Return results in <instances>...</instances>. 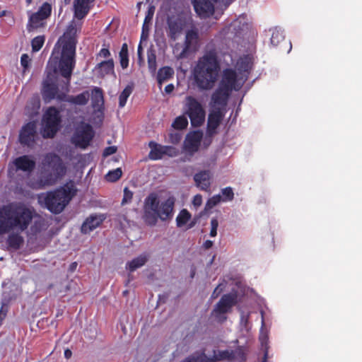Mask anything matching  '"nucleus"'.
Segmentation results:
<instances>
[{
    "label": "nucleus",
    "mask_w": 362,
    "mask_h": 362,
    "mask_svg": "<svg viewBox=\"0 0 362 362\" xmlns=\"http://www.w3.org/2000/svg\"><path fill=\"white\" fill-rule=\"evenodd\" d=\"M5 13H6V11H4L1 13V16H4V15H5Z\"/></svg>",
    "instance_id": "0e129e2a"
},
{
    "label": "nucleus",
    "mask_w": 362,
    "mask_h": 362,
    "mask_svg": "<svg viewBox=\"0 0 362 362\" xmlns=\"http://www.w3.org/2000/svg\"><path fill=\"white\" fill-rule=\"evenodd\" d=\"M230 93V90H227L226 88L219 86L213 93L211 99L214 104L225 105Z\"/></svg>",
    "instance_id": "bb28decb"
},
{
    "label": "nucleus",
    "mask_w": 362,
    "mask_h": 362,
    "mask_svg": "<svg viewBox=\"0 0 362 362\" xmlns=\"http://www.w3.org/2000/svg\"><path fill=\"white\" fill-rule=\"evenodd\" d=\"M148 31H149V26H148V24H147L146 28H145L144 38H141V40H146V37H148Z\"/></svg>",
    "instance_id": "052dcab7"
},
{
    "label": "nucleus",
    "mask_w": 362,
    "mask_h": 362,
    "mask_svg": "<svg viewBox=\"0 0 362 362\" xmlns=\"http://www.w3.org/2000/svg\"><path fill=\"white\" fill-rule=\"evenodd\" d=\"M103 215L91 214L83 221L81 227V232L83 234H88L98 228L104 221Z\"/></svg>",
    "instance_id": "4be33fe9"
},
{
    "label": "nucleus",
    "mask_w": 362,
    "mask_h": 362,
    "mask_svg": "<svg viewBox=\"0 0 362 362\" xmlns=\"http://www.w3.org/2000/svg\"><path fill=\"white\" fill-rule=\"evenodd\" d=\"M188 125L187 119L185 116H179L176 117L175 121L173 122L172 126L175 129H184Z\"/></svg>",
    "instance_id": "58836bf2"
},
{
    "label": "nucleus",
    "mask_w": 362,
    "mask_h": 362,
    "mask_svg": "<svg viewBox=\"0 0 362 362\" xmlns=\"http://www.w3.org/2000/svg\"><path fill=\"white\" fill-rule=\"evenodd\" d=\"M117 151V147L115 146L106 147L103 151V156L107 157L114 154Z\"/></svg>",
    "instance_id": "de8ad7c7"
},
{
    "label": "nucleus",
    "mask_w": 362,
    "mask_h": 362,
    "mask_svg": "<svg viewBox=\"0 0 362 362\" xmlns=\"http://www.w3.org/2000/svg\"><path fill=\"white\" fill-rule=\"evenodd\" d=\"M95 0H75L74 1V16L78 19H83L90 11V3Z\"/></svg>",
    "instance_id": "393cba45"
},
{
    "label": "nucleus",
    "mask_w": 362,
    "mask_h": 362,
    "mask_svg": "<svg viewBox=\"0 0 362 362\" xmlns=\"http://www.w3.org/2000/svg\"><path fill=\"white\" fill-rule=\"evenodd\" d=\"M270 41L274 47H281L282 44H287L283 31L278 28L272 30Z\"/></svg>",
    "instance_id": "c756f323"
},
{
    "label": "nucleus",
    "mask_w": 362,
    "mask_h": 362,
    "mask_svg": "<svg viewBox=\"0 0 362 362\" xmlns=\"http://www.w3.org/2000/svg\"><path fill=\"white\" fill-rule=\"evenodd\" d=\"M119 63L122 69H127L129 66V52L127 43L122 45L119 53Z\"/></svg>",
    "instance_id": "473e14b6"
},
{
    "label": "nucleus",
    "mask_w": 362,
    "mask_h": 362,
    "mask_svg": "<svg viewBox=\"0 0 362 362\" xmlns=\"http://www.w3.org/2000/svg\"><path fill=\"white\" fill-rule=\"evenodd\" d=\"M122 175V172L121 168H118L115 170L109 171L105 175V178L109 182H116L117 181Z\"/></svg>",
    "instance_id": "a19ab883"
},
{
    "label": "nucleus",
    "mask_w": 362,
    "mask_h": 362,
    "mask_svg": "<svg viewBox=\"0 0 362 362\" xmlns=\"http://www.w3.org/2000/svg\"><path fill=\"white\" fill-rule=\"evenodd\" d=\"M94 136L93 127L89 124L78 128L71 138V142L81 148H87Z\"/></svg>",
    "instance_id": "9b49d317"
},
{
    "label": "nucleus",
    "mask_w": 362,
    "mask_h": 362,
    "mask_svg": "<svg viewBox=\"0 0 362 362\" xmlns=\"http://www.w3.org/2000/svg\"><path fill=\"white\" fill-rule=\"evenodd\" d=\"M98 56L104 58H107L110 56V52L107 47H103L100 50L99 53L98 54Z\"/></svg>",
    "instance_id": "3c124183"
},
{
    "label": "nucleus",
    "mask_w": 362,
    "mask_h": 362,
    "mask_svg": "<svg viewBox=\"0 0 362 362\" xmlns=\"http://www.w3.org/2000/svg\"><path fill=\"white\" fill-rule=\"evenodd\" d=\"M213 245H214L213 241H211L210 240H207L204 243L203 247L204 249L209 250L213 246Z\"/></svg>",
    "instance_id": "5fc2aeb1"
},
{
    "label": "nucleus",
    "mask_w": 362,
    "mask_h": 362,
    "mask_svg": "<svg viewBox=\"0 0 362 362\" xmlns=\"http://www.w3.org/2000/svg\"><path fill=\"white\" fill-rule=\"evenodd\" d=\"M245 81L241 79V78H238L235 70L233 69H226L223 71L222 78L219 86L232 92L233 90H239Z\"/></svg>",
    "instance_id": "f8f14e48"
},
{
    "label": "nucleus",
    "mask_w": 362,
    "mask_h": 362,
    "mask_svg": "<svg viewBox=\"0 0 362 362\" xmlns=\"http://www.w3.org/2000/svg\"><path fill=\"white\" fill-rule=\"evenodd\" d=\"M75 66L46 69L42 88V95L45 102L56 100L77 105H85L88 103L90 98L88 90L77 95H68Z\"/></svg>",
    "instance_id": "f257e3e1"
},
{
    "label": "nucleus",
    "mask_w": 362,
    "mask_h": 362,
    "mask_svg": "<svg viewBox=\"0 0 362 362\" xmlns=\"http://www.w3.org/2000/svg\"><path fill=\"white\" fill-rule=\"evenodd\" d=\"M235 353L231 351H228V350H225V351H219L218 353V356H214V358H209L210 359L212 360L211 362L214 361H218V360H233L235 358Z\"/></svg>",
    "instance_id": "ea45409f"
},
{
    "label": "nucleus",
    "mask_w": 362,
    "mask_h": 362,
    "mask_svg": "<svg viewBox=\"0 0 362 362\" xmlns=\"http://www.w3.org/2000/svg\"><path fill=\"white\" fill-rule=\"evenodd\" d=\"M37 136V124L32 121L24 124L19 133V142L23 146H33Z\"/></svg>",
    "instance_id": "ddd939ff"
},
{
    "label": "nucleus",
    "mask_w": 362,
    "mask_h": 362,
    "mask_svg": "<svg viewBox=\"0 0 362 362\" xmlns=\"http://www.w3.org/2000/svg\"><path fill=\"white\" fill-rule=\"evenodd\" d=\"M148 66L151 72L154 73L157 68L156 55L154 50H149L147 52Z\"/></svg>",
    "instance_id": "e433bc0d"
},
{
    "label": "nucleus",
    "mask_w": 362,
    "mask_h": 362,
    "mask_svg": "<svg viewBox=\"0 0 362 362\" xmlns=\"http://www.w3.org/2000/svg\"><path fill=\"white\" fill-rule=\"evenodd\" d=\"M72 356V352L70 349H66L65 351H64V357L67 359L70 358Z\"/></svg>",
    "instance_id": "4d7b16f0"
},
{
    "label": "nucleus",
    "mask_w": 362,
    "mask_h": 362,
    "mask_svg": "<svg viewBox=\"0 0 362 362\" xmlns=\"http://www.w3.org/2000/svg\"><path fill=\"white\" fill-rule=\"evenodd\" d=\"M26 2H27L28 4H30L31 0H26Z\"/></svg>",
    "instance_id": "69168bd1"
},
{
    "label": "nucleus",
    "mask_w": 362,
    "mask_h": 362,
    "mask_svg": "<svg viewBox=\"0 0 362 362\" xmlns=\"http://www.w3.org/2000/svg\"><path fill=\"white\" fill-rule=\"evenodd\" d=\"M174 85L170 83V84H168L165 87V92L167 93V94H170L171 93L173 90H174Z\"/></svg>",
    "instance_id": "6e6d98bb"
},
{
    "label": "nucleus",
    "mask_w": 362,
    "mask_h": 362,
    "mask_svg": "<svg viewBox=\"0 0 362 362\" xmlns=\"http://www.w3.org/2000/svg\"><path fill=\"white\" fill-rule=\"evenodd\" d=\"M214 1L211 0H192V4L196 13L201 18H206L214 12Z\"/></svg>",
    "instance_id": "dca6fc26"
},
{
    "label": "nucleus",
    "mask_w": 362,
    "mask_h": 362,
    "mask_svg": "<svg viewBox=\"0 0 362 362\" xmlns=\"http://www.w3.org/2000/svg\"><path fill=\"white\" fill-rule=\"evenodd\" d=\"M137 53H138L139 59L140 60H141L142 59V57H141L142 47H141V44H139L138 46Z\"/></svg>",
    "instance_id": "13d9d810"
},
{
    "label": "nucleus",
    "mask_w": 362,
    "mask_h": 362,
    "mask_svg": "<svg viewBox=\"0 0 362 362\" xmlns=\"http://www.w3.org/2000/svg\"><path fill=\"white\" fill-rule=\"evenodd\" d=\"M77 267V262H72L69 266V271L74 272Z\"/></svg>",
    "instance_id": "bf43d9fd"
},
{
    "label": "nucleus",
    "mask_w": 362,
    "mask_h": 362,
    "mask_svg": "<svg viewBox=\"0 0 362 362\" xmlns=\"http://www.w3.org/2000/svg\"><path fill=\"white\" fill-rule=\"evenodd\" d=\"M212 360L209 358V357L204 353H195L193 354L181 362H211Z\"/></svg>",
    "instance_id": "f704fd0d"
},
{
    "label": "nucleus",
    "mask_w": 362,
    "mask_h": 362,
    "mask_svg": "<svg viewBox=\"0 0 362 362\" xmlns=\"http://www.w3.org/2000/svg\"><path fill=\"white\" fill-rule=\"evenodd\" d=\"M220 63L215 49L206 51L200 57L194 69V81L199 90L211 89L216 82L220 71Z\"/></svg>",
    "instance_id": "7ed1b4c3"
},
{
    "label": "nucleus",
    "mask_w": 362,
    "mask_h": 362,
    "mask_svg": "<svg viewBox=\"0 0 362 362\" xmlns=\"http://www.w3.org/2000/svg\"><path fill=\"white\" fill-rule=\"evenodd\" d=\"M66 167L59 156L54 153H46L41 162L39 185L40 187L52 186L65 175Z\"/></svg>",
    "instance_id": "423d86ee"
},
{
    "label": "nucleus",
    "mask_w": 362,
    "mask_h": 362,
    "mask_svg": "<svg viewBox=\"0 0 362 362\" xmlns=\"http://www.w3.org/2000/svg\"><path fill=\"white\" fill-rule=\"evenodd\" d=\"M196 223H197V219H196V218H194V220H193V221H192L189 223V225H188V228H193V227L195 226V224H196Z\"/></svg>",
    "instance_id": "680f3d73"
},
{
    "label": "nucleus",
    "mask_w": 362,
    "mask_h": 362,
    "mask_svg": "<svg viewBox=\"0 0 362 362\" xmlns=\"http://www.w3.org/2000/svg\"><path fill=\"white\" fill-rule=\"evenodd\" d=\"M13 164L16 166V170H21L28 173L33 171L36 165L35 160L28 155L17 157L13 160Z\"/></svg>",
    "instance_id": "5701e85b"
},
{
    "label": "nucleus",
    "mask_w": 362,
    "mask_h": 362,
    "mask_svg": "<svg viewBox=\"0 0 362 362\" xmlns=\"http://www.w3.org/2000/svg\"><path fill=\"white\" fill-rule=\"evenodd\" d=\"M155 12V6H149L148 8V11L146 13V16L144 21V23L142 25V31H141V38H144V33H145V28L147 24L151 23V22L153 20V17Z\"/></svg>",
    "instance_id": "c9c22d12"
},
{
    "label": "nucleus",
    "mask_w": 362,
    "mask_h": 362,
    "mask_svg": "<svg viewBox=\"0 0 362 362\" xmlns=\"http://www.w3.org/2000/svg\"><path fill=\"white\" fill-rule=\"evenodd\" d=\"M181 139V136L178 134H170V141L173 144H177Z\"/></svg>",
    "instance_id": "864d4df0"
},
{
    "label": "nucleus",
    "mask_w": 362,
    "mask_h": 362,
    "mask_svg": "<svg viewBox=\"0 0 362 362\" xmlns=\"http://www.w3.org/2000/svg\"><path fill=\"white\" fill-rule=\"evenodd\" d=\"M252 60L249 55L240 57L236 62L235 69L241 76V79L246 81L252 68Z\"/></svg>",
    "instance_id": "412c9836"
},
{
    "label": "nucleus",
    "mask_w": 362,
    "mask_h": 362,
    "mask_svg": "<svg viewBox=\"0 0 362 362\" xmlns=\"http://www.w3.org/2000/svg\"><path fill=\"white\" fill-rule=\"evenodd\" d=\"M95 69L101 77L114 73V61L112 59L103 61L96 65Z\"/></svg>",
    "instance_id": "cd10ccee"
},
{
    "label": "nucleus",
    "mask_w": 362,
    "mask_h": 362,
    "mask_svg": "<svg viewBox=\"0 0 362 362\" xmlns=\"http://www.w3.org/2000/svg\"><path fill=\"white\" fill-rule=\"evenodd\" d=\"M91 104L94 109L101 111L104 108V96L102 88L94 87L91 90Z\"/></svg>",
    "instance_id": "a878e982"
},
{
    "label": "nucleus",
    "mask_w": 362,
    "mask_h": 362,
    "mask_svg": "<svg viewBox=\"0 0 362 362\" xmlns=\"http://www.w3.org/2000/svg\"><path fill=\"white\" fill-rule=\"evenodd\" d=\"M187 110L186 113L190 119L191 124L194 127H200L205 120L206 112L202 104L194 97L187 98Z\"/></svg>",
    "instance_id": "1a4fd4ad"
},
{
    "label": "nucleus",
    "mask_w": 362,
    "mask_h": 362,
    "mask_svg": "<svg viewBox=\"0 0 362 362\" xmlns=\"http://www.w3.org/2000/svg\"><path fill=\"white\" fill-rule=\"evenodd\" d=\"M167 25L168 37L173 41L176 40L183 30L184 23L182 19L178 17L168 18Z\"/></svg>",
    "instance_id": "aec40b11"
},
{
    "label": "nucleus",
    "mask_w": 362,
    "mask_h": 362,
    "mask_svg": "<svg viewBox=\"0 0 362 362\" xmlns=\"http://www.w3.org/2000/svg\"><path fill=\"white\" fill-rule=\"evenodd\" d=\"M288 45H289V49H288V52H289V51L291 49L292 46H291V42H288Z\"/></svg>",
    "instance_id": "e2e57ef3"
},
{
    "label": "nucleus",
    "mask_w": 362,
    "mask_h": 362,
    "mask_svg": "<svg viewBox=\"0 0 362 362\" xmlns=\"http://www.w3.org/2000/svg\"><path fill=\"white\" fill-rule=\"evenodd\" d=\"M23 238L16 233L10 234L6 240L8 246L13 250H18L23 245Z\"/></svg>",
    "instance_id": "2f4dec72"
},
{
    "label": "nucleus",
    "mask_w": 362,
    "mask_h": 362,
    "mask_svg": "<svg viewBox=\"0 0 362 362\" xmlns=\"http://www.w3.org/2000/svg\"><path fill=\"white\" fill-rule=\"evenodd\" d=\"M221 284H219L218 286H216V288L214 290L213 293H212V295H211V297L213 298H217L219 294L221 293L222 291V288H221Z\"/></svg>",
    "instance_id": "603ef678"
},
{
    "label": "nucleus",
    "mask_w": 362,
    "mask_h": 362,
    "mask_svg": "<svg viewBox=\"0 0 362 362\" xmlns=\"http://www.w3.org/2000/svg\"><path fill=\"white\" fill-rule=\"evenodd\" d=\"M77 28L71 24L64 33L62 48L56 44L47 62L46 69L76 66V45Z\"/></svg>",
    "instance_id": "20e7f679"
},
{
    "label": "nucleus",
    "mask_w": 362,
    "mask_h": 362,
    "mask_svg": "<svg viewBox=\"0 0 362 362\" xmlns=\"http://www.w3.org/2000/svg\"><path fill=\"white\" fill-rule=\"evenodd\" d=\"M224 115L220 107H214L208 116L207 133L213 135L220 125Z\"/></svg>",
    "instance_id": "6ab92c4d"
},
{
    "label": "nucleus",
    "mask_w": 362,
    "mask_h": 362,
    "mask_svg": "<svg viewBox=\"0 0 362 362\" xmlns=\"http://www.w3.org/2000/svg\"><path fill=\"white\" fill-rule=\"evenodd\" d=\"M174 75V70L173 68L170 66H164L160 68L157 74V81L160 86L162 83L171 78H173Z\"/></svg>",
    "instance_id": "7c9ffc66"
},
{
    "label": "nucleus",
    "mask_w": 362,
    "mask_h": 362,
    "mask_svg": "<svg viewBox=\"0 0 362 362\" xmlns=\"http://www.w3.org/2000/svg\"><path fill=\"white\" fill-rule=\"evenodd\" d=\"M221 201V195H214L212 197L209 198L206 204L205 209H210L214 206L217 205Z\"/></svg>",
    "instance_id": "c03bdc74"
},
{
    "label": "nucleus",
    "mask_w": 362,
    "mask_h": 362,
    "mask_svg": "<svg viewBox=\"0 0 362 362\" xmlns=\"http://www.w3.org/2000/svg\"><path fill=\"white\" fill-rule=\"evenodd\" d=\"M133 198V192L128 188L125 187L124 189V195L122 200V205H125L130 203Z\"/></svg>",
    "instance_id": "a18cd8bd"
},
{
    "label": "nucleus",
    "mask_w": 362,
    "mask_h": 362,
    "mask_svg": "<svg viewBox=\"0 0 362 362\" xmlns=\"http://www.w3.org/2000/svg\"><path fill=\"white\" fill-rule=\"evenodd\" d=\"M192 204L194 206L199 207L202 204V197L201 194H196L192 200Z\"/></svg>",
    "instance_id": "8fccbe9b"
},
{
    "label": "nucleus",
    "mask_w": 362,
    "mask_h": 362,
    "mask_svg": "<svg viewBox=\"0 0 362 362\" xmlns=\"http://www.w3.org/2000/svg\"><path fill=\"white\" fill-rule=\"evenodd\" d=\"M221 194L223 196V199L221 198V199L223 202L232 201L234 198V193L233 189L230 187H227L222 189Z\"/></svg>",
    "instance_id": "37998d69"
},
{
    "label": "nucleus",
    "mask_w": 362,
    "mask_h": 362,
    "mask_svg": "<svg viewBox=\"0 0 362 362\" xmlns=\"http://www.w3.org/2000/svg\"><path fill=\"white\" fill-rule=\"evenodd\" d=\"M151 151L148 153V158L152 160H160L164 155L173 157L177 155V151L175 147L170 146H162L156 142L151 141L148 143Z\"/></svg>",
    "instance_id": "2eb2a0df"
},
{
    "label": "nucleus",
    "mask_w": 362,
    "mask_h": 362,
    "mask_svg": "<svg viewBox=\"0 0 362 362\" xmlns=\"http://www.w3.org/2000/svg\"><path fill=\"white\" fill-rule=\"evenodd\" d=\"M30 62V58L26 54H23L21 57V64L24 69H27L28 67V64Z\"/></svg>",
    "instance_id": "09e8293b"
},
{
    "label": "nucleus",
    "mask_w": 362,
    "mask_h": 362,
    "mask_svg": "<svg viewBox=\"0 0 362 362\" xmlns=\"http://www.w3.org/2000/svg\"><path fill=\"white\" fill-rule=\"evenodd\" d=\"M175 198L169 197L165 201L160 202L158 194L150 193L145 199L144 203L143 219L146 224L154 226L158 220L163 221L170 220L174 214Z\"/></svg>",
    "instance_id": "39448f33"
},
{
    "label": "nucleus",
    "mask_w": 362,
    "mask_h": 362,
    "mask_svg": "<svg viewBox=\"0 0 362 362\" xmlns=\"http://www.w3.org/2000/svg\"><path fill=\"white\" fill-rule=\"evenodd\" d=\"M45 37L39 35L34 37L31 41L32 50L33 52H38L43 46L45 42Z\"/></svg>",
    "instance_id": "79ce46f5"
},
{
    "label": "nucleus",
    "mask_w": 362,
    "mask_h": 362,
    "mask_svg": "<svg viewBox=\"0 0 362 362\" xmlns=\"http://www.w3.org/2000/svg\"><path fill=\"white\" fill-rule=\"evenodd\" d=\"M52 6L49 4L45 2L39 8V10L33 13L28 19L27 30L32 32L46 25L45 20L51 15Z\"/></svg>",
    "instance_id": "9d476101"
},
{
    "label": "nucleus",
    "mask_w": 362,
    "mask_h": 362,
    "mask_svg": "<svg viewBox=\"0 0 362 362\" xmlns=\"http://www.w3.org/2000/svg\"><path fill=\"white\" fill-rule=\"evenodd\" d=\"M42 136L45 139H52L59 130L62 122L59 110L55 107H49L43 115Z\"/></svg>",
    "instance_id": "6e6552de"
},
{
    "label": "nucleus",
    "mask_w": 362,
    "mask_h": 362,
    "mask_svg": "<svg viewBox=\"0 0 362 362\" xmlns=\"http://www.w3.org/2000/svg\"><path fill=\"white\" fill-rule=\"evenodd\" d=\"M148 257L146 254H141L134 258L127 264V269L132 272L144 266L148 261Z\"/></svg>",
    "instance_id": "c85d7f7f"
},
{
    "label": "nucleus",
    "mask_w": 362,
    "mask_h": 362,
    "mask_svg": "<svg viewBox=\"0 0 362 362\" xmlns=\"http://www.w3.org/2000/svg\"><path fill=\"white\" fill-rule=\"evenodd\" d=\"M237 303L236 293L224 294L215 306L213 313L215 314L227 313Z\"/></svg>",
    "instance_id": "a211bd4d"
},
{
    "label": "nucleus",
    "mask_w": 362,
    "mask_h": 362,
    "mask_svg": "<svg viewBox=\"0 0 362 362\" xmlns=\"http://www.w3.org/2000/svg\"><path fill=\"white\" fill-rule=\"evenodd\" d=\"M199 40V33L195 29H191L187 31L184 41V47L179 54L178 59L188 57L192 53L197 49Z\"/></svg>",
    "instance_id": "4468645a"
},
{
    "label": "nucleus",
    "mask_w": 362,
    "mask_h": 362,
    "mask_svg": "<svg viewBox=\"0 0 362 362\" xmlns=\"http://www.w3.org/2000/svg\"><path fill=\"white\" fill-rule=\"evenodd\" d=\"M35 215V210L23 202H12L4 206L0 209V235L14 229L25 231Z\"/></svg>",
    "instance_id": "f03ea898"
},
{
    "label": "nucleus",
    "mask_w": 362,
    "mask_h": 362,
    "mask_svg": "<svg viewBox=\"0 0 362 362\" xmlns=\"http://www.w3.org/2000/svg\"><path fill=\"white\" fill-rule=\"evenodd\" d=\"M202 137V134L199 132H194L186 136L183 144V150L190 157L198 151Z\"/></svg>",
    "instance_id": "f3484780"
},
{
    "label": "nucleus",
    "mask_w": 362,
    "mask_h": 362,
    "mask_svg": "<svg viewBox=\"0 0 362 362\" xmlns=\"http://www.w3.org/2000/svg\"><path fill=\"white\" fill-rule=\"evenodd\" d=\"M211 173L209 170H202L194 175L196 186L201 190L208 192L210 190Z\"/></svg>",
    "instance_id": "b1692460"
},
{
    "label": "nucleus",
    "mask_w": 362,
    "mask_h": 362,
    "mask_svg": "<svg viewBox=\"0 0 362 362\" xmlns=\"http://www.w3.org/2000/svg\"><path fill=\"white\" fill-rule=\"evenodd\" d=\"M76 190L73 185L61 187L47 192L40 202L44 204L51 213L59 214L63 211L71 199L76 195Z\"/></svg>",
    "instance_id": "0eeeda50"
},
{
    "label": "nucleus",
    "mask_w": 362,
    "mask_h": 362,
    "mask_svg": "<svg viewBox=\"0 0 362 362\" xmlns=\"http://www.w3.org/2000/svg\"><path fill=\"white\" fill-rule=\"evenodd\" d=\"M218 226V221L217 218H213L211 220V230H210V236L215 237L217 235V228Z\"/></svg>",
    "instance_id": "49530a36"
},
{
    "label": "nucleus",
    "mask_w": 362,
    "mask_h": 362,
    "mask_svg": "<svg viewBox=\"0 0 362 362\" xmlns=\"http://www.w3.org/2000/svg\"><path fill=\"white\" fill-rule=\"evenodd\" d=\"M191 218V214L186 209H182L176 217L177 226L179 228L184 226Z\"/></svg>",
    "instance_id": "72a5a7b5"
},
{
    "label": "nucleus",
    "mask_w": 362,
    "mask_h": 362,
    "mask_svg": "<svg viewBox=\"0 0 362 362\" xmlns=\"http://www.w3.org/2000/svg\"><path fill=\"white\" fill-rule=\"evenodd\" d=\"M132 92V88L127 86L122 91V93L119 95V107H123L127 103V100L129 95Z\"/></svg>",
    "instance_id": "4c0bfd02"
}]
</instances>
